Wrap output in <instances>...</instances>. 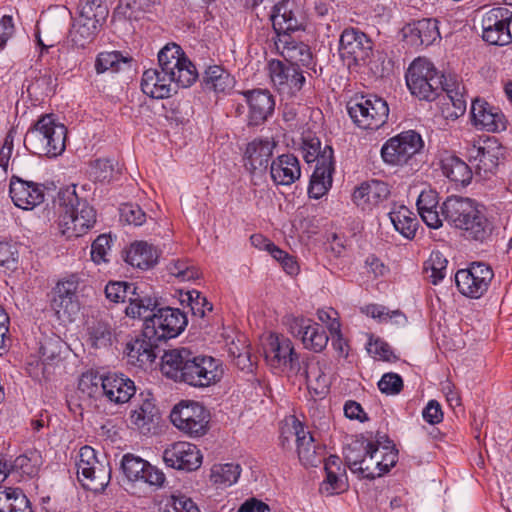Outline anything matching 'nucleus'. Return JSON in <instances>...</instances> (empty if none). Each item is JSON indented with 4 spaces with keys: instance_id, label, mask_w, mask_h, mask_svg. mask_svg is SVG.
<instances>
[{
    "instance_id": "nucleus-17",
    "label": "nucleus",
    "mask_w": 512,
    "mask_h": 512,
    "mask_svg": "<svg viewBox=\"0 0 512 512\" xmlns=\"http://www.w3.org/2000/svg\"><path fill=\"white\" fill-rule=\"evenodd\" d=\"M272 26L278 38L291 32L304 30L306 18L301 4L297 0H281L273 7Z\"/></svg>"
},
{
    "instance_id": "nucleus-26",
    "label": "nucleus",
    "mask_w": 512,
    "mask_h": 512,
    "mask_svg": "<svg viewBox=\"0 0 512 512\" xmlns=\"http://www.w3.org/2000/svg\"><path fill=\"white\" fill-rule=\"evenodd\" d=\"M438 23L434 18L413 21L403 28V36L413 47L430 46L441 38Z\"/></svg>"
},
{
    "instance_id": "nucleus-24",
    "label": "nucleus",
    "mask_w": 512,
    "mask_h": 512,
    "mask_svg": "<svg viewBox=\"0 0 512 512\" xmlns=\"http://www.w3.org/2000/svg\"><path fill=\"white\" fill-rule=\"evenodd\" d=\"M9 194L13 203L25 210L32 209L44 201L43 185L17 176L10 179Z\"/></svg>"
},
{
    "instance_id": "nucleus-28",
    "label": "nucleus",
    "mask_w": 512,
    "mask_h": 512,
    "mask_svg": "<svg viewBox=\"0 0 512 512\" xmlns=\"http://www.w3.org/2000/svg\"><path fill=\"white\" fill-rule=\"evenodd\" d=\"M270 176L275 185H292L301 176L298 158L290 153L279 155L270 164Z\"/></svg>"
},
{
    "instance_id": "nucleus-25",
    "label": "nucleus",
    "mask_w": 512,
    "mask_h": 512,
    "mask_svg": "<svg viewBox=\"0 0 512 512\" xmlns=\"http://www.w3.org/2000/svg\"><path fill=\"white\" fill-rule=\"evenodd\" d=\"M471 117L478 129L488 132H500L506 129L507 120L498 107L482 99H475L471 104Z\"/></svg>"
},
{
    "instance_id": "nucleus-45",
    "label": "nucleus",
    "mask_w": 512,
    "mask_h": 512,
    "mask_svg": "<svg viewBox=\"0 0 512 512\" xmlns=\"http://www.w3.org/2000/svg\"><path fill=\"white\" fill-rule=\"evenodd\" d=\"M240 474L241 467L238 464H215L211 469L210 479L219 487H229L237 482Z\"/></svg>"
},
{
    "instance_id": "nucleus-51",
    "label": "nucleus",
    "mask_w": 512,
    "mask_h": 512,
    "mask_svg": "<svg viewBox=\"0 0 512 512\" xmlns=\"http://www.w3.org/2000/svg\"><path fill=\"white\" fill-rule=\"evenodd\" d=\"M168 271L171 275L179 278L181 281H190L199 277V271L187 261L176 260L169 264Z\"/></svg>"
},
{
    "instance_id": "nucleus-4",
    "label": "nucleus",
    "mask_w": 512,
    "mask_h": 512,
    "mask_svg": "<svg viewBox=\"0 0 512 512\" xmlns=\"http://www.w3.org/2000/svg\"><path fill=\"white\" fill-rule=\"evenodd\" d=\"M441 213L450 224L463 230L467 239L484 242L491 235V223L469 198L448 197L441 206Z\"/></svg>"
},
{
    "instance_id": "nucleus-55",
    "label": "nucleus",
    "mask_w": 512,
    "mask_h": 512,
    "mask_svg": "<svg viewBox=\"0 0 512 512\" xmlns=\"http://www.w3.org/2000/svg\"><path fill=\"white\" fill-rule=\"evenodd\" d=\"M378 388L387 395H396L403 389V380L396 373H386L379 380Z\"/></svg>"
},
{
    "instance_id": "nucleus-57",
    "label": "nucleus",
    "mask_w": 512,
    "mask_h": 512,
    "mask_svg": "<svg viewBox=\"0 0 512 512\" xmlns=\"http://www.w3.org/2000/svg\"><path fill=\"white\" fill-rule=\"evenodd\" d=\"M18 262V251L8 242H0V266L15 269Z\"/></svg>"
},
{
    "instance_id": "nucleus-19",
    "label": "nucleus",
    "mask_w": 512,
    "mask_h": 512,
    "mask_svg": "<svg viewBox=\"0 0 512 512\" xmlns=\"http://www.w3.org/2000/svg\"><path fill=\"white\" fill-rule=\"evenodd\" d=\"M163 460L168 467L173 469L194 471L202 464V454L196 445L178 441L164 449Z\"/></svg>"
},
{
    "instance_id": "nucleus-33",
    "label": "nucleus",
    "mask_w": 512,
    "mask_h": 512,
    "mask_svg": "<svg viewBox=\"0 0 512 512\" xmlns=\"http://www.w3.org/2000/svg\"><path fill=\"white\" fill-rule=\"evenodd\" d=\"M302 370L296 375L302 376L307 384L310 393L323 397L329 391V380L319 362L314 359H307L302 363Z\"/></svg>"
},
{
    "instance_id": "nucleus-20",
    "label": "nucleus",
    "mask_w": 512,
    "mask_h": 512,
    "mask_svg": "<svg viewBox=\"0 0 512 512\" xmlns=\"http://www.w3.org/2000/svg\"><path fill=\"white\" fill-rule=\"evenodd\" d=\"M265 353L277 367H283L293 373H300L302 370V364L291 340L283 335L271 334Z\"/></svg>"
},
{
    "instance_id": "nucleus-32",
    "label": "nucleus",
    "mask_w": 512,
    "mask_h": 512,
    "mask_svg": "<svg viewBox=\"0 0 512 512\" xmlns=\"http://www.w3.org/2000/svg\"><path fill=\"white\" fill-rule=\"evenodd\" d=\"M156 342L157 340L145 337L143 331L140 337H136L126 345L128 362L141 368L152 364L157 357Z\"/></svg>"
},
{
    "instance_id": "nucleus-41",
    "label": "nucleus",
    "mask_w": 512,
    "mask_h": 512,
    "mask_svg": "<svg viewBox=\"0 0 512 512\" xmlns=\"http://www.w3.org/2000/svg\"><path fill=\"white\" fill-rule=\"evenodd\" d=\"M389 218L395 228L407 239L415 237L419 222L415 214L405 206H400L389 213Z\"/></svg>"
},
{
    "instance_id": "nucleus-13",
    "label": "nucleus",
    "mask_w": 512,
    "mask_h": 512,
    "mask_svg": "<svg viewBox=\"0 0 512 512\" xmlns=\"http://www.w3.org/2000/svg\"><path fill=\"white\" fill-rule=\"evenodd\" d=\"M424 142L414 130L404 131L388 139L381 148V157L386 164L402 166L421 151Z\"/></svg>"
},
{
    "instance_id": "nucleus-61",
    "label": "nucleus",
    "mask_w": 512,
    "mask_h": 512,
    "mask_svg": "<svg viewBox=\"0 0 512 512\" xmlns=\"http://www.w3.org/2000/svg\"><path fill=\"white\" fill-rule=\"evenodd\" d=\"M438 193L435 190H424L417 199L418 212L432 210L438 208Z\"/></svg>"
},
{
    "instance_id": "nucleus-36",
    "label": "nucleus",
    "mask_w": 512,
    "mask_h": 512,
    "mask_svg": "<svg viewBox=\"0 0 512 512\" xmlns=\"http://www.w3.org/2000/svg\"><path fill=\"white\" fill-rule=\"evenodd\" d=\"M443 174L452 182L466 186L472 179L469 166L455 155H446L441 159Z\"/></svg>"
},
{
    "instance_id": "nucleus-18",
    "label": "nucleus",
    "mask_w": 512,
    "mask_h": 512,
    "mask_svg": "<svg viewBox=\"0 0 512 512\" xmlns=\"http://www.w3.org/2000/svg\"><path fill=\"white\" fill-rule=\"evenodd\" d=\"M268 73L277 91L289 97L296 95L306 81L300 68L277 59L268 62Z\"/></svg>"
},
{
    "instance_id": "nucleus-56",
    "label": "nucleus",
    "mask_w": 512,
    "mask_h": 512,
    "mask_svg": "<svg viewBox=\"0 0 512 512\" xmlns=\"http://www.w3.org/2000/svg\"><path fill=\"white\" fill-rule=\"evenodd\" d=\"M121 219L128 224L140 226L146 221V214L137 204L127 203L120 208Z\"/></svg>"
},
{
    "instance_id": "nucleus-46",
    "label": "nucleus",
    "mask_w": 512,
    "mask_h": 512,
    "mask_svg": "<svg viewBox=\"0 0 512 512\" xmlns=\"http://www.w3.org/2000/svg\"><path fill=\"white\" fill-rule=\"evenodd\" d=\"M328 340L325 329L313 320L310 321L301 337L304 347L314 352H321L327 346Z\"/></svg>"
},
{
    "instance_id": "nucleus-10",
    "label": "nucleus",
    "mask_w": 512,
    "mask_h": 512,
    "mask_svg": "<svg viewBox=\"0 0 512 512\" xmlns=\"http://www.w3.org/2000/svg\"><path fill=\"white\" fill-rule=\"evenodd\" d=\"M138 289L133 283L109 282L105 287V295L107 299L114 303L128 301L129 305L125 309L128 317H146L147 312L156 308L157 299L138 291Z\"/></svg>"
},
{
    "instance_id": "nucleus-58",
    "label": "nucleus",
    "mask_w": 512,
    "mask_h": 512,
    "mask_svg": "<svg viewBox=\"0 0 512 512\" xmlns=\"http://www.w3.org/2000/svg\"><path fill=\"white\" fill-rule=\"evenodd\" d=\"M160 0H125V7L130 10L128 18L138 19L141 13L149 12L151 7L159 4Z\"/></svg>"
},
{
    "instance_id": "nucleus-1",
    "label": "nucleus",
    "mask_w": 512,
    "mask_h": 512,
    "mask_svg": "<svg viewBox=\"0 0 512 512\" xmlns=\"http://www.w3.org/2000/svg\"><path fill=\"white\" fill-rule=\"evenodd\" d=\"M406 83L411 94L420 100H439L442 116L456 120L466 111L464 86L453 78H444L425 58L415 59L406 72Z\"/></svg>"
},
{
    "instance_id": "nucleus-9",
    "label": "nucleus",
    "mask_w": 512,
    "mask_h": 512,
    "mask_svg": "<svg viewBox=\"0 0 512 512\" xmlns=\"http://www.w3.org/2000/svg\"><path fill=\"white\" fill-rule=\"evenodd\" d=\"M347 112L359 128L376 130L386 123L389 107L383 98L369 94L351 99Z\"/></svg>"
},
{
    "instance_id": "nucleus-29",
    "label": "nucleus",
    "mask_w": 512,
    "mask_h": 512,
    "mask_svg": "<svg viewBox=\"0 0 512 512\" xmlns=\"http://www.w3.org/2000/svg\"><path fill=\"white\" fill-rule=\"evenodd\" d=\"M103 383V396L115 404L128 402L136 393L134 381L124 374H107Z\"/></svg>"
},
{
    "instance_id": "nucleus-59",
    "label": "nucleus",
    "mask_w": 512,
    "mask_h": 512,
    "mask_svg": "<svg viewBox=\"0 0 512 512\" xmlns=\"http://www.w3.org/2000/svg\"><path fill=\"white\" fill-rule=\"evenodd\" d=\"M369 352L374 354L375 356H378L380 359L384 361H396L397 357L394 355L390 345L377 338L374 341H371L369 343Z\"/></svg>"
},
{
    "instance_id": "nucleus-64",
    "label": "nucleus",
    "mask_w": 512,
    "mask_h": 512,
    "mask_svg": "<svg viewBox=\"0 0 512 512\" xmlns=\"http://www.w3.org/2000/svg\"><path fill=\"white\" fill-rule=\"evenodd\" d=\"M310 321L311 319L304 317L288 316L285 320V324L293 336L301 339Z\"/></svg>"
},
{
    "instance_id": "nucleus-22",
    "label": "nucleus",
    "mask_w": 512,
    "mask_h": 512,
    "mask_svg": "<svg viewBox=\"0 0 512 512\" xmlns=\"http://www.w3.org/2000/svg\"><path fill=\"white\" fill-rule=\"evenodd\" d=\"M292 428L300 462L307 467H316L322 463L323 448L315 444V439L308 428L296 418H293Z\"/></svg>"
},
{
    "instance_id": "nucleus-44",
    "label": "nucleus",
    "mask_w": 512,
    "mask_h": 512,
    "mask_svg": "<svg viewBox=\"0 0 512 512\" xmlns=\"http://www.w3.org/2000/svg\"><path fill=\"white\" fill-rule=\"evenodd\" d=\"M57 79L50 70L44 69L37 72L33 80L27 86V92L37 100L54 93Z\"/></svg>"
},
{
    "instance_id": "nucleus-12",
    "label": "nucleus",
    "mask_w": 512,
    "mask_h": 512,
    "mask_svg": "<svg viewBox=\"0 0 512 512\" xmlns=\"http://www.w3.org/2000/svg\"><path fill=\"white\" fill-rule=\"evenodd\" d=\"M78 457L77 477L83 488L95 493L103 492L111 479L109 465L101 463L96 457L95 450L90 446L82 447Z\"/></svg>"
},
{
    "instance_id": "nucleus-11",
    "label": "nucleus",
    "mask_w": 512,
    "mask_h": 512,
    "mask_svg": "<svg viewBox=\"0 0 512 512\" xmlns=\"http://www.w3.org/2000/svg\"><path fill=\"white\" fill-rule=\"evenodd\" d=\"M172 424L189 437H202L209 429L210 412L199 402L181 401L170 413Z\"/></svg>"
},
{
    "instance_id": "nucleus-53",
    "label": "nucleus",
    "mask_w": 512,
    "mask_h": 512,
    "mask_svg": "<svg viewBox=\"0 0 512 512\" xmlns=\"http://www.w3.org/2000/svg\"><path fill=\"white\" fill-rule=\"evenodd\" d=\"M111 237L105 234L99 235L91 245V259L96 263L107 262L106 258L110 251Z\"/></svg>"
},
{
    "instance_id": "nucleus-43",
    "label": "nucleus",
    "mask_w": 512,
    "mask_h": 512,
    "mask_svg": "<svg viewBox=\"0 0 512 512\" xmlns=\"http://www.w3.org/2000/svg\"><path fill=\"white\" fill-rule=\"evenodd\" d=\"M131 61V57L124 56L119 51L100 52L95 60V70L97 74L119 72L124 66L130 67Z\"/></svg>"
},
{
    "instance_id": "nucleus-14",
    "label": "nucleus",
    "mask_w": 512,
    "mask_h": 512,
    "mask_svg": "<svg viewBox=\"0 0 512 512\" xmlns=\"http://www.w3.org/2000/svg\"><path fill=\"white\" fill-rule=\"evenodd\" d=\"M493 277L494 272L489 265L483 262H473L468 268L456 272L455 283L462 295L479 299L487 292Z\"/></svg>"
},
{
    "instance_id": "nucleus-40",
    "label": "nucleus",
    "mask_w": 512,
    "mask_h": 512,
    "mask_svg": "<svg viewBox=\"0 0 512 512\" xmlns=\"http://www.w3.org/2000/svg\"><path fill=\"white\" fill-rule=\"evenodd\" d=\"M159 416V410L152 399L145 398L130 415L131 423L143 433L150 432L152 425Z\"/></svg>"
},
{
    "instance_id": "nucleus-5",
    "label": "nucleus",
    "mask_w": 512,
    "mask_h": 512,
    "mask_svg": "<svg viewBox=\"0 0 512 512\" xmlns=\"http://www.w3.org/2000/svg\"><path fill=\"white\" fill-rule=\"evenodd\" d=\"M55 202L59 207V226L67 238L82 236L96 223V211L78 197L75 186L60 189Z\"/></svg>"
},
{
    "instance_id": "nucleus-30",
    "label": "nucleus",
    "mask_w": 512,
    "mask_h": 512,
    "mask_svg": "<svg viewBox=\"0 0 512 512\" xmlns=\"http://www.w3.org/2000/svg\"><path fill=\"white\" fill-rule=\"evenodd\" d=\"M390 194L386 183L379 180H371L362 183L353 194V202L362 210H371L372 207L387 199Z\"/></svg>"
},
{
    "instance_id": "nucleus-6",
    "label": "nucleus",
    "mask_w": 512,
    "mask_h": 512,
    "mask_svg": "<svg viewBox=\"0 0 512 512\" xmlns=\"http://www.w3.org/2000/svg\"><path fill=\"white\" fill-rule=\"evenodd\" d=\"M303 158L307 163L316 162L310 179L308 194L310 198L320 199L332 187L334 173V151L330 145L321 147L318 137L307 136L302 143Z\"/></svg>"
},
{
    "instance_id": "nucleus-8",
    "label": "nucleus",
    "mask_w": 512,
    "mask_h": 512,
    "mask_svg": "<svg viewBox=\"0 0 512 512\" xmlns=\"http://www.w3.org/2000/svg\"><path fill=\"white\" fill-rule=\"evenodd\" d=\"M144 319V336L157 341L177 337L188 321L185 313L178 308L163 307L147 312Z\"/></svg>"
},
{
    "instance_id": "nucleus-7",
    "label": "nucleus",
    "mask_w": 512,
    "mask_h": 512,
    "mask_svg": "<svg viewBox=\"0 0 512 512\" xmlns=\"http://www.w3.org/2000/svg\"><path fill=\"white\" fill-rule=\"evenodd\" d=\"M66 134L63 124L52 114H45L27 131L24 146L35 155L56 157L65 150Z\"/></svg>"
},
{
    "instance_id": "nucleus-21",
    "label": "nucleus",
    "mask_w": 512,
    "mask_h": 512,
    "mask_svg": "<svg viewBox=\"0 0 512 512\" xmlns=\"http://www.w3.org/2000/svg\"><path fill=\"white\" fill-rule=\"evenodd\" d=\"M80 284V277L77 274H70L59 280L55 287V296L52 306L59 317L71 318L79 311L77 290Z\"/></svg>"
},
{
    "instance_id": "nucleus-62",
    "label": "nucleus",
    "mask_w": 512,
    "mask_h": 512,
    "mask_svg": "<svg viewBox=\"0 0 512 512\" xmlns=\"http://www.w3.org/2000/svg\"><path fill=\"white\" fill-rule=\"evenodd\" d=\"M423 419L432 425L438 424L443 420L441 405L436 400H430L422 411Z\"/></svg>"
},
{
    "instance_id": "nucleus-39",
    "label": "nucleus",
    "mask_w": 512,
    "mask_h": 512,
    "mask_svg": "<svg viewBox=\"0 0 512 512\" xmlns=\"http://www.w3.org/2000/svg\"><path fill=\"white\" fill-rule=\"evenodd\" d=\"M202 84L205 89L216 93H225L234 85V79L221 66H209L203 75Z\"/></svg>"
},
{
    "instance_id": "nucleus-49",
    "label": "nucleus",
    "mask_w": 512,
    "mask_h": 512,
    "mask_svg": "<svg viewBox=\"0 0 512 512\" xmlns=\"http://www.w3.org/2000/svg\"><path fill=\"white\" fill-rule=\"evenodd\" d=\"M103 382L104 376L94 372H86L79 379L78 389L82 394L90 398H96L103 395Z\"/></svg>"
},
{
    "instance_id": "nucleus-54",
    "label": "nucleus",
    "mask_w": 512,
    "mask_h": 512,
    "mask_svg": "<svg viewBox=\"0 0 512 512\" xmlns=\"http://www.w3.org/2000/svg\"><path fill=\"white\" fill-rule=\"evenodd\" d=\"M11 473L19 472L21 475L33 477L38 472L37 457H29L27 455L18 456L11 466Z\"/></svg>"
},
{
    "instance_id": "nucleus-38",
    "label": "nucleus",
    "mask_w": 512,
    "mask_h": 512,
    "mask_svg": "<svg viewBox=\"0 0 512 512\" xmlns=\"http://www.w3.org/2000/svg\"><path fill=\"white\" fill-rule=\"evenodd\" d=\"M102 25L93 23L92 20H84L78 17L72 24L69 31V39L78 48H85L91 43L99 32Z\"/></svg>"
},
{
    "instance_id": "nucleus-23",
    "label": "nucleus",
    "mask_w": 512,
    "mask_h": 512,
    "mask_svg": "<svg viewBox=\"0 0 512 512\" xmlns=\"http://www.w3.org/2000/svg\"><path fill=\"white\" fill-rule=\"evenodd\" d=\"M248 105V125L263 124L274 112L275 101L268 90L253 89L241 93Z\"/></svg>"
},
{
    "instance_id": "nucleus-50",
    "label": "nucleus",
    "mask_w": 512,
    "mask_h": 512,
    "mask_svg": "<svg viewBox=\"0 0 512 512\" xmlns=\"http://www.w3.org/2000/svg\"><path fill=\"white\" fill-rule=\"evenodd\" d=\"M186 295L187 301L194 316L203 318L207 312L212 311V304L199 291L192 290L187 292Z\"/></svg>"
},
{
    "instance_id": "nucleus-37",
    "label": "nucleus",
    "mask_w": 512,
    "mask_h": 512,
    "mask_svg": "<svg viewBox=\"0 0 512 512\" xmlns=\"http://www.w3.org/2000/svg\"><path fill=\"white\" fill-rule=\"evenodd\" d=\"M0 512H33L31 502L20 488L0 491Z\"/></svg>"
},
{
    "instance_id": "nucleus-16",
    "label": "nucleus",
    "mask_w": 512,
    "mask_h": 512,
    "mask_svg": "<svg viewBox=\"0 0 512 512\" xmlns=\"http://www.w3.org/2000/svg\"><path fill=\"white\" fill-rule=\"evenodd\" d=\"M512 11L507 7H495L482 18V38L491 45L504 46L512 40L510 24Z\"/></svg>"
},
{
    "instance_id": "nucleus-42",
    "label": "nucleus",
    "mask_w": 512,
    "mask_h": 512,
    "mask_svg": "<svg viewBox=\"0 0 512 512\" xmlns=\"http://www.w3.org/2000/svg\"><path fill=\"white\" fill-rule=\"evenodd\" d=\"M112 319L109 317L94 320L89 324L88 336L91 345L95 348L110 346L113 337Z\"/></svg>"
},
{
    "instance_id": "nucleus-15",
    "label": "nucleus",
    "mask_w": 512,
    "mask_h": 512,
    "mask_svg": "<svg viewBox=\"0 0 512 512\" xmlns=\"http://www.w3.org/2000/svg\"><path fill=\"white\" fill-rule=\"evenodd\" d=\"M372 50V40L358 28L349 27L342 31L339 39V54L344 61H347L349 67L366 63Z\"/></svg>"
},
{
    "instance_id": "nucleus-52",
    "label": "nucleus",
    "mask_w": 512,
    "mask_h": 512,
    "mask_svg": "<svg viewBox=\"0 0 512 512\" xmlns=\"http://www.w3.org/2000/svg\"><path fill=\"white\" fill-rule=\"evenodd\" d=\"M114 166L110 159H97L91 165V176L98 182H108L113 178Z\"/></svg>"
},
{
    "instance_id": "nucleus-47",
    "label": "nucleus",
    "mask_w": 512,
    "mask_h": 512,
    "mask_svg": "<svg viewBox=\"0 0 512 512\" xmlns=\"http://www.w3.org/2000/svg\"><path fill=\"white\" fill-rule=\"evenodd\" d=\"M108 14L109 9L104 0H81L79 4V17L84 20L103 25Z\"/></svg>"
},
{
    "instance_id": "nucleus-3",
    "label": "nucleus",
    "mask_w": 512,
    "mask_h": 512,
    "mask_svg": "<svg viewBox=\"0 0 512 512\" xmlns=\"http://www.w3.org/2000/svg\"><path fill=\"white\" fill-rule=\"evenodd\" d=\"M162 373L169 379L193 388L204 389L219 383L223 377L222 362L212 356L197 354L186 347L164 352Z\"/></svg>"
},
{
    "instance_id": "nucleus-35",
    "label": "nucleus",
    "mask_w": 512,
    "mask_h": 512,
    "mask_svg": "<svg viewBox=\"0 0 512 512\" xmlns=\"http://www.w3.org/2000/svg\"><path fill=\"white\" fill-rule=\"evenodd\" d=\"M371 449V441L364 439V437L352 439L344 448L343 456L346 465L352 473L359 475L363 463L367 459Z\"/></svg>"
},
{
    "instance_id": "nucleus-48",
    "label": "nucleus",
    "mask_w": 512,
    "mask_h": 512,
    "mask_svg": "<svg viewBox=\"0 0 512 512\" xmlns=\"http://www.w3.org/2000/svg\"><path fill=\"white\" fill-rule=\"evenodd\" d=\"M150 465L146 460L133 454H125L121 461V469L129 481H141Z\"/></svg>"
},
{
    "instance_id": "nucleus-27",
    "label": "nucleus",
    "mask_w": 512,
    "mask_h": 512,
    "mask_svg": "<svg viewBox=\"0 0 512 512\" xmlns=\"http://www.w3.org/2000/svg\"><path fill=\"white\" fill-rule=\"evenodd\" d=\"M277 51L290 65L298 68H312L313 57L308 45L298 42L291 38L290 35H282L275 41Z\"/></svg>"
},
{
    "instance_id": "nucleus-60",
    "label": "nucleus",
    "mask_w": 512,
    "mask_h": 512,
    "mask_svg": "<svg viewBox=\"0 0 512 512\" xmlns=\"http://www.w3.org/2000/svg\"><path fill=\"white\" fill-rule=\"evenodd\" d=\"M326 472V479L324 481V484L326 485L325 489L327 491H330L331 493L339 492L345 490L346 483H345V472L341 471H325Z\"/></svg>"
},
{
    "instance_id": "nucleus-31",
    "label": "nucleus",
    "mask_w": 512,
    "mask_h": 512,
    "mask_svg": "<svg viewBox=\"0 0 512 512\" xmlns=\"http://www.w3.org/2000/svg\"><path fill=\"white\" fill-rule=\"evenodd\" d=\"M276 144L268 139H254L247 144L244 159L245 167L254 172L258 169L266 170L273 155Z\"/></svg>"
},
{
    "instance_id": "nucleus-34",
    "label": "nucleus",
    "mask_w": 512,
    "mask_h": 512,
    "mask_svg": "<svg viewBox=\"0 0 512 512\" xmlns=\"http://www.w3.org/2000/svg\"><path fill=\"white\" fill-rule=\"evenodd\" d=\"M158 260L155 247L147 242H135L126 252L125 261L133 267L146 270L153 267Z\"/></svg>"
},
{
    "instance_id": "nucleus-63",
    "label": "nucleus",
    "mask_w": 512,
    "mask_h": 512,
    "mask_svg": "<svg viewBox=\"0 0 512 512\" xmlns=\"http://www.w3.org/2000/svg\"><path fill=\"white\" fill-rule=\"evenodd\" d=\"M329 331L332 335V346L333 348L339 352L340 355H345L347 356V351H346V341L344 340L342 334H341V325H340V322L339 321H335L333 320V322H331L329 324Z\"/></svg>"
},
{
    "instance_id": "nucleus-2",
    "label": "nucleus",
    "mask_w": 512,
    "mask_h": 512,
    "mask_svg": "<svg viewBox=\"0 0 512 512\" xmlns=\"http://www.w3.org/2000/svg\"><path fill=\"white\" fill-rule=\"evenodd\" d=\"M158 66L145 70L141 79L143 93L154 99L169 98L178 88L190 87L198 78L195 65L175 43L159 51Z\"/></svg>"
}]
</instances>
